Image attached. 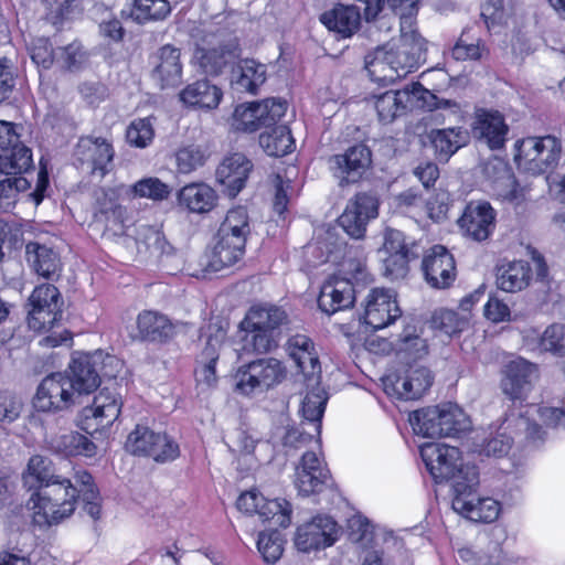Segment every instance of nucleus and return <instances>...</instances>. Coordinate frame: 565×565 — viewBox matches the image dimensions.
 Here are the masks:
<instances>
[{"mask_svg": "<svg viewBox=\"0 0 565 565\" xmlns=\"http://www.w3.org/2000/svg\"><path fill=\"white\" fill-rule=\"evenodd\" d=\"M422 457L436 482H450L454 495L473 490L479 483L476 466L463 465L457 447L426 445L422 449Z\"/></svg>", "mask_w": 565, "mask_h": 565, "instance_id": "1", "label": "nucleus"}, {"mask_svg": "<svg viewBox=\"0 0 565 565\" xmlns=\"http://www.w3.org/2000/svg\"><path fill=\"white\" fill-rule=\"evenodd\" d=\"M77 499L76 486L68 478L60 477L54 482L45 484L41 491L31 494L34 521L40 525L60 523L74 513Z\"/></svg>", "mask_w": 565, "mask_h": 565, "instance_id": "2", "label": "nucleus"}, {"mask_svg": "<svg viewBox=\"0 0 565 565\" xmlns=\"http://www.w3.org/2000/svg\"><path fill=\"white\" fill-rule=\"evenodd\" d=\"M514 161L518 168L533 175L555 168L561 159L562 143L554 136L529 137L515 145Z\"/></svg>", "mask_w": 565, "mask_h": 565, "instance_id": "3", "label": "nucleus"}, {"mask_svg": "<svg viewBox=\"0 0 565 565\" xmlns=\"http://www.w3.org/2000/svg\"><path fill=\"white\" fill-rule=\"evenodd\" d=\"M287 107V102L277 97L239 104L233 111L231 126L234 130L242 132H255L263 127L269 128L285 116Z\"/></svg>", "mask_w": 565, "mask_h": 565, "instance_id": "4", "label": "nucleus"}, {"mask_svg": "<svg viewBox=\"0 0 565 565\" xmlns=\"http://www.w3.org/2000/svg\"><path fill=\"white\" fill-rule=\"evenodd\" d=\"M286 375L287 371L280 361L263 358L238 369L236 387L246 395L262 393L280 384Z\"/></svg>", "mask_w": 565, "mask_h": 565, "instance_id": "5", "label": "nucleus"}, {"mask_svg": "<svg viewBox=\"0 0 565 565\" xmlns=\"http://www.w3.org/2000/svg\"><path fill=\"white\" fill-rule=\"evenodd\" d=\"M433 380V374L426 366L409 364L386 374L382 381L387 395L412 401L420 398L431 386Z\"/></svg>", "mask_w": 565, "mask_h": 565, "instance_id": "6", "label": "nucleus"}, {"mask_svg": "<svg viewBox=\"0 0 565 565\" xmlns=\"http://www.w3.org/2000/svg\"><path fill=\"white\" fill-rule=\"evenodd\" d=\"M28 326L34 331L52 328L62 318L61 294L51 284L36 286L29 297Z\"/></svg>", "mask_w": 565, "mask_h": 565, "instance_id": "7", "label": "nucleus"}, {"mask_svg": "<svg viewBox=\"0 0 565 565\" xmlns=\"http://www.w3.org/2000/svg\"><path fill=\"white\" fill-rule=\"evenodd\" d=\"M76 395L66 373H52L40 383L34 397V407L40 412H63L75 404Z\"/></svg>", "mask_w": 565, "mask_h": 565, "instance_id": "8", "label": "nucleus"}, {"mask_svg": "<svg viewBox=\"0 0 565 565\" xmlns=\"http://www.w3.org/2000/svg\"><path fill=\"white\" fill-rule=\"evenodd\" d=\"M377 215L379 199L372 193L360 192L349 200L338 222L350 237L360 239L365 235L367 223Z\"/></svg>", "mask_w": 565, "mask_h": 565, "instance_id": "9", "label": "nucleus"}, {"mask_svg": "<svg viewBox=\"0 0 565 565\" xmlns=\"http://www.w3.org/2000/svg\"><path fill=\"white\" fill-rule=\"evenodd\" d=\"M122 402L120 396L103 388L86 406L81 415V428L88 434L109 427L120 415Z\"/></svg>", "mask_w": 565, "mask_h": 565, "instance_id": "10", "label": "nucleus"}, {"mask_svg": "<svg viewBox=\"0 0 565 565\" xmlns=\"http://www.w3.org/2000/svg\"><path fill=\"white\" fill-rule=\"evenodd\" d=\"M402 316L394 290L373 288L365 298L363 319L374 330L384 329Z\"/></svg>", "mask_w": 565, "mask_h": 565, "instance_id": "11", "label": "nucleus"}, {"mask_svg": "<svg viewBox=\"0 0 565 565\" xmlns=\"http://www.w3.org/2000/svg\"><path fill=\"white\" fill-rule=\"evenodd\" d=\"M398 79L415 72L425 52V41L415 33L403 34L397 41L384 45Z\"/></svg>", "mask_w": 565, "mask_h": 565, "instance_id": "12", "label": "nucleus"}, {"mask_svg": "<svg viewBox=\"0 0 565 565\" xmlns=\"http://www.w3.org/2000/svg\"><path fill=\"white\" fill-rule=\"evenodd\" d=\"M338 524L328 515H317L297 529L296 547L305 553L326 548L338 539Z\"/></svg>", "mask_w": 565, "mask_h": 565, "instance_id": "13", "label": "nucleus"}, {"mask_svg": "<svg viewBox=\"0 0 565 565\" xmlns=\"http://www.w3.org/2000/svg\"><path fill=\"white\" fill-rule=\"evenodd\" d=\"M422 269L425 280L435 289L450 287L457 277L455 258L443 245H435L427 250L422 262Z\"/></svg>", "mask_w": 565, "mask_h": 565, "instance_id": "14", "label": "nucleus"}, {"mask_svg": "<svg viewBox=\"0 0 565 565\" xmlns=\"http://www.w3.org/2000/svg\"><path fill=\"white\" fill-rule=\"evenodd\" d=\"M458 224L463 235L482 242L489 238L495 227V211L487 201H471L463 210Z\"/></svg>", "mask_w": 565, "mask_h": 565, "instance_id": "15", "label": "nucleus"}, {"mask_svg": "<svg viewBox=\"0 0 565 565\" xmlns=\"http://www.w3.org/2000/svg\"><path fill=\"white\" fill-rule=\"evenodd\" d=\"M330 167L340 185L358 182L372 163L371 150L364 145H354L344 153L335 154L329 160Z\"/></svg>", "mask_w": 565, "mask_h": 565, "instance_id": "16", "label": "nucleus"}, {"mask_svg": "<svg viewBox=\"0 0 565 565\" xmlns=\"http://www.w3.org/2000/svg\"><path fill=\"white\" fill-rule=\"evenodd\" d=\"M428 90L418 82L407 85L401 90H387L375 97V109L382 122H392L405 109L413 105V99H424Z\"/></svg>", "mask_w": 565, "mask_h": 565, "instance_id": "17", "label": "nucleus"}, {"mask_svg": "<svg viewBox=\"0 0 565 565\" xmlns=\"http://www.w3.org/2000/svg\"><path fill=\"white\" fill-rule=\"evenodd\" d=\"M287 351L301 371L306 385L320 384L321 365L312 340L305 334L288 339Z\"/></svg>", "mask_w": 565, "mask_h": 565, "instance_id": "18", "label": "nucleus"}, {"mask_svg": "<svg viewBox=\"0 0 565 565\" xmlns=\"http://www.w3.org/2000/svg\"><path fill=\"white\" fill-rule=\"evenodd\" d=\"M180 50L166 44L158 49L151 57V77L161 89L175 87L182 81V63Z\"/></svg>", "mask_w": 565, "mask_h": 565, "instance_id": "19", "label": "nucleus"}, {"mask_svg": "<svg viewBox=\"0 0 565 565\" xmlns=\"http://www.w3.org/2000/svg\"><path fill=\"white\" fill-rule=\"evenodd\" d=\"M331 481L329 470L316 452L307 451L296 469V487L302 495L321 492Z\"/></svg>", "mask_w": 565, "mask_h": 565, "instance_id": "20", "label": "nucleus"}, {"mask_svg": "<svg viewBox=\"0 0 565 565\" xmlns=\"http://www.w3.org/2000/svg\"><path fill=\"white\" fill-rule=\"evenodd\" d=\"M185 326L183 322L174 323L166 315L152 310H145L137 317V330L140 339L152 343L170 342Z\"/></svg>", "mask_w": 565, "mask_h": 565, "instance_id": "21", "label": "nucleus"}, {"mask_svg": "<svg viewBox=\"0 0 565 565\" xmlns=\"http://www.w3.org/2000/svg\"><path fill=\"white\" fill-rule=\"evenodd\" d=\"M537 377L536 365L518 358L510 361L501 381L504 395L511 399H521L531 390L532 383Z\"/></svg>", "mask_w": 565, "mask_h": 565, "instance_id": "22", "label": "nucleus"}, {"mask_svg": "<svg viewBox=\"0 0 565 565\" xmlns=\"http://www.w3.org/2000/svg\"><path fill=\"white\" fill-rule=\"evenodd\" d=\"M451 507L455 512L473 522L491 523L500 514L501 505L492 498H475L472 490L454 495Z\"/></svg>", "mask_w": 565, "mask_h": 565, "instance_id": "23", "label": "nucleus"}, {"mask_svg": "<svg viewBox=\"0 0 565 565\" xmlns=\"http://www.w3.org/2000/svg\"><path fill=\"white\" fill-rule=\"evenodd\" d=\"M253 169L252 161L243 153L227 156L216 170V180L226 189L228 196H236L245 186Z\"/></svg>", "mask_w": 565, "mask_h": 565, "instance_id": "24", "label": "nucleus"}, {"mask_svg": "<svg viewBox=\"0 0 565 565\" xmlns=\"http://www.w3.org/2000/svg\"><path fill=\"white\" fill-rule=\"evenodd\" d=\"M355 300L354 288L350 280L332 277L326 281L318 297V306L327 315L348 309Z\"/></svg>", "mask_w": 565, "mask_h": 565, "instance_id": "25", "label": "nucleus"}, {"mask_svg": "<svg viewBox=\"0 0 565 565\" xmlns=\"http://www.w3.org/2000/svg\"><path fill=\"white\" fill-rule=\"evenodd\" d=\"M494 276L498 289L514 294L530 286L533 271L529 262L511 260L497 265Z\"/></svg>", "mask_w": 565, "mask_h": 565, "instance_id": "26", "label": "nucleus"}, {"mask_svg": "<svg viewBox=\"0 0 565 565\" xmlns=\"http://www.w3.org/2000/svg\"><path fill=\"white\" fill-rule=\"evenodd\" d=\"M73 383L77 395L89 394L100 384L97 371L96 355L81 353L72 359L68 372H65Z\"/></svg>", "mask_w": 565, "mask_h": 565, "instance_id": "27", "label": "nucleus"}, {"mask_svg": "<svg viewBox=\"0 0 565 565\" xmlns=\"http://www.w3.org/2000/svg\"><path fill=\"white\" fill-rule=\"evenodd\" d=\"M75 154L83 164L90 167L92 172L100 171V175H105L114 158V150L106 139L84 137L79 139Z\"/></svg>", "mask_w": 565, "mask_h": 565, "instance_id": "28", "label": "nucleus"}, {"mask_svg": "<svg viewBox=\"0 0 565 565\" xmlns=\"http://www.w3.org/2000/svg\"><path fill=\"white\" fill-rule=\"evenodd\" d=\"M267 67L254 58H244L232 68L231 86L239 93L257 94L266 82Z\"/></svg>", "mask_w": 565, "mask_h": 565, "instance_id": "29", "label": "nucleus"}, {"mask_svg": "<svg viewBox=\"0 0 565 565\" xmlns=\"http://www.w3.org/2000/svg\"><path fill=\"white\" fill-rule=\"evenodd\" d=\"M124 186L99 188L95 191V216L103 220L107 227L121 228L126 210L119 203V196Z\"/></svg>", "mask_w": 565, "mask_h": 565, "instance_id": "30", "label": "nucleus"}, {"mask_svg": "<svg viewBox=\"0 0 565 565\" xmlns=\"http://www.w3.org/2000/svg\"><path fill=\"white\" fill-rule=\"evenodd\" d=\"M473 134L483 139L491 149H499L505 141L508 126L499 111L480 110L477 114Z\"/></svg>", "mask_w": 565, "mask_h": 565, "instance_id": "31", "label": "nucleus"}, {"mask_svg": "<svg viewBox=\"0 0 565 565\" xmlns=\"http://www.w3.org/2000/svg\"><path fill=\"white\" fill-rule=\"evenodd\" d=\"M246 244L216 234V242L207 255L205 270L217 273L236 264L245 254Z\"/></svg>", "mask_w": 565, "mask_h": 565, "instance_id": "32", "label": "nucleus"}, {"mask_svg": "<svg viewBox=\"0 0 565 565\" xmlns=\"http://www.w3.org/2000/svg\"><path fill=\"white\" fill-rule=\"evenodd\" d=\"M60 477L50 458L35 455L29 459L26 468L22 473V481L24 488L29 491L39 492L45 488V484L54 482Z\"/></svg>", "mask_w": 565, "mask_h": 565, "instance_id": "33", "label": "nucleus"}, {"mask_svg": "<svg viewBox=\"0 0 565 565\" xmlns=\"http://www.w3.org/2000/svg\"><path fill=\"white\" fill-rule=\"evenodd\" d=\"M216 192L205 183H190L178 193L180 206L192 213H207L216 204Z\"/></svg>", "mask_w": 565, "mask_h": 565, "instance_id": "34", "label": "nucleus"}, {"mask_svg": "<svg viewBox=\"0 0 565 565\" xmlns=\"http://www.w3.org/2000/svg\"><path fill=\"white\" fill-rule=\"evenodd\" d=\"M320 21L330 31L339 33L342 38H349L358 31L361 13L354 6L338 4L332 10L322 13Z\"/></svg>", "mask_w": 565, "mask_h": 565, "instance_id": "35", "label": "nucleus"}, {"mask_svg": "<svg viewBox=\"0 0 565 565\" xmlns=\"http://www.w3.org/2000/svg\"><path fill=\"white\" fill-rule=\"evenodd\" d=\"M179 96L180 100L188 106L213 109L218 106L223 93L216 85L202 79L189 84Z\"/></svg>", "mask_w": 565, "mask_h": 565, "instance_id": "36", "label": "nucleus"}, {"mask_svg": "<svg viewBox=\"0 0 565 565\" xmlns=\"http://www.w3.org/2000/svg\"><path fill=\"white\" fill-rule=\"evenodd\" d=\"M28 262L34 271L46 279H53L61 271L58 255L50 247L36 242H30L25 246Z\"/></svg>", "mask_w": 565, "mask_h": 565, "instance_id": "37", "label": "nucleus"}, {"mask_svg": "<svg viewBox=\"0 0 565 565\" xmlns=\"http://www.w3.org/2000/svg\"><path fill=\"white\" fill-rule=\"evenodd\" d=\"M50 448L64 456H85L96 455V445L85 435L77 431H66L51 438Z\"/></svg>", "mask_w": 565, "mask_h": 565, "instance_id": "38", "label": "nucleus"}, {"mask_svg": "<svg viewBox=\"0 0 565 565\" xmlns=\"http://www.w3.org/2000/svg\"><path fill=\"white\" fill-rule=\"evenodd\" d=\"M286 312L275 306L253 307L244 320L241 322L242 328H260L266 332L276 335V330L286 322Z\"/></svg>", "mask_w": 565, "mask_h": 565, "instance_id": "39", "label": "nucleus"}, {"mask_svg": "<svg viewBox=\"0 0 565 565\" xmlns=\"http://www.w3.org/2000/svg\"><path fill=\"white\" fill-rule=\"evenodd\" d=\"M234 44L221 45L213 49H198L196 58L199 64L209 75H218L224 67L237 57Z\"/></svg>", "mask_w": 565, "mask_h": 565, "instance_id": "40", "label": "nucleus"}, {"mask_svg": "<svg viewBox=\"0 0 565 565\" xmlns=\"http://www.w3.org/2000/svg\"><path fill=\"white\" fill-rule=\"evenodd\" d=\"M217 234L231 241L246 244L250 234V223L244 206L231 209L220 225Z\"/></svg>", "mask_w": 565, "mask_h": 565, "instance_id": "41", "label": "nucleus"}, {"mask_svg": "<svg viewBox=\"0 0 565 565\" xmlns=\"http://www.w3.org/2000/svg\"><path fill=\"white\" fill-rule=\"evenodd\" d=\"M429 139L437 159L448 161L465 145L466 135L460 128L435 129L430 131Z\"/></svg>", "mask_w": 565, "mask_h": 565, "instance_id": "42", "label": "nucleus"}, {"mask_svg": "<svg viewBox=\"0 0 565 565\" xmlns=\"http://www.w3.org/2000/svg\"><path fill=\"white\" fill-rule=\"evenodd\" d=\"M259 145L268 156L282 157L294 150L295 140L290 129L286 125H279L260 134Z\"/></svg>", "mask_w": 565, "mask_h": 565, "instance_id": "43", "label": "nucleus"}, {"mask_svg": "<svg viewBox=\"0 0 565 565\" xmlns=\"http://www.w3.org/2000/svg\"><path fill=\"white\" fill-rule=\"evenodd\" d=\"M391 62L384 45L369 53L364 60L365 70L371 79L381 84H392L398 79V74Z\"/></svg>", "mask_w": 565, "mask_h": 565, "instance_id": "44", "label": "nucleus"}, {"mask_svg": "<svg viewBox=\"0 0 565 565\" xmlns=\"http://www.w3.org/2000/svg\"><path fill=\"white\" fill-rule=\"evenodd\" d=\"M33 168L32 151L21 142L0 152V172L22 174Z\"/></svg>", "mask_w": 565, "mask_h": 565, "instance_id": "45", "label": "nucleus"}, {"mask_svg": "<svg viewBox=\"0 0 565 565\" xmlns=\"http://www.w3.org/2000/svg\"><path fill=\"white\" fill-rule=\"evenodd\" d=\"M438 405L417 409L409 415L415 434L426 438H440L443 427Z\"/></svg>", "mask_w": 565, "mask_h": 565, "instance_id": "46", "label": "nucleus"}, {"mask_svg": "<svg viewBox=\"0 0 565 565\" xmlns=\"http://www.w3.org/2000/svg\"><path fill=\"white\" fill-rule=\"evenodd\" d=\"M307 387L311 390L306 394L302 401V417L308 425L313 427V430L317 434H320L321 419L324 413L328 396L327 393L319 386V384L307 385Z\"/></svg>", "mask_w": 565, "mask_h": 565, "instance_id": "47", "label": "nucleus"}, {"mask_svg": "<svg viewBox=\"0 0 565 565\" xmlns=\"http://www.w3.org/2000/svg\"><path fill=\"white\" fill-rule=\"evenodd\" d=\"M242 348L241 350L246 353L263 354L269 352L277 345L276 335L260 328H242Z\"/></svg>", "mask_w": 565, "mask_h": 565, "instance_id": "48", "label": "nucleus"}, {"mask_svg": "<svg viewBox=\"0 0 565 565\" xmlns=\"http://www.w3.org/2000/svg\"><path fill=\"white\" fill-rule=\"evenodd\" d=\"M440 412V423L443 427L441 436L450 437L469 428L470 423L463 411L454 403H444L438 405Z\"/></svg>", "mask_w": 565, "mask_h": 565, "instance_id": "49", "label": "nucleus"}, {"mask_svg": "<svg viewBox=\"0 0 565 565\" xmlns=\"http://www.w3.org/2000/svg\"><path fill=\"white\" fill-rule=\"evenodd\" d=\"M170 12L167 0H134L130 17L138 23L161 20Z\"/></svg>", "mask_w": 565, "mask_h": 565, "instance_id": "50", "label": "nucleus"}, {"mask_svg": "<svg viewBox=\"0 0 565 565\" xmlns=\"http://www.w3.org/2000/svg\"><path fill=\"white\" fill-rule=\"evenodd\" d=\"M433 327L446 333L454 335L462 332L469 324L468 315H459L454 310L440 309L435 311L431 319Z\"/></svg>", "mask_w": 565, "mask_h": 565, "instance_id": "51", "label": "nucleus"}, {"mask_svg": "<svg viewBox=\"0 0 565 565\" xmlns=\"http://www.w3.org/2000/svg\"><path fill=\"white\" fill-rule=\"evenodd\" d=\"M156 435L149 427L137 425L128 435L125 447L132 455L148 457Z\"/></svg>", "mask_w": 565, "mask_h": 565, "instance_id": "52", "label": "nucleus"}, {"mask_svg": "<svg viewBox=\"0 0 565 565\" xmlns=\"http://www.w3.org/2000/svg\"><path fill=\"white\" fill-rule=\"evenodd\" d=\"M487 54L488 49L481 40L469 41L465 33L461 34L451 50V55L457 61H479Z\"/></svg>", "mask_w": 565, "mask_h": 565, "instance_id": "53", "label": "nucleus"}, {"mask_svg": "<svg viewBox=\"0 0 565 565\" xmlns=\"http://www.w3.org/2000/svg\"><path fill=\"white\" fill-rule=\"evenodd\" d=\"M180 456L179 445L167 434L157 433L148 457L154 461L164 463L173 461Z\"/></svg>", "mask_w": 565, "mask_h": 565, "instance_id": "54", "label": "nucleus"}, {"mask_svg": "<svg viewBox=\"0 0 565 565\" xmlns=\"http://www.w3.org/2000/svg\"><path fill=\"white\" fill-rule=\"evenodd\" d=\"M284 541L278 531L263 532L257 540V548L267 563H276L284 551Z\"/></svg>", "mask_w": 565, "mask_h": 565, "instance_id": "55", "label": "nucleus"}, {"mask_svg": "<svg viewBox=\"0 0 565 565\" xmlns=\"http://www.w3.org/2000/svg\"><path fill=\"white\" fill-rule=\"evenodd\" d=\"M256 514L264 521L279 515V525L287 527L290 524L291 505L286 500H266L264 498Z\"/></svg>", "mask_w": 565, "mask_h": 565, "instance_id": "56", "label": "nucleus"}, {"mask_svg": "<svg viewBox=\"0 0 565 565\" xmlns=\"http://www.w3.org/2000/svg\"><path fill=\"white\" fill-rule=\"evenodd\" d=\"M30 188L24 177L6 178L0 181V209L8 210L14 205L18 194Z\"/></svg>", "mask_w": 565, "mask_h": 565, "instance_id": "57", "label": "nucleus"}, {"mask_svg": "<svg viewBox=\"0 0 565 565\" xmlns=\"http://www.w3.org/2000/svg\"><path fill=\"white\" fill-rule=\"evenodd\" d=\"M87 56L79 43L73 42L56 52V63L68 71L79 70L86 62Z\"/></svg>", "mask_w": 565, "mask_h": 565, "instance_id": "58", "label": "nucleus"}, {"mask_svg": "<svg viewBox=\"0 0 565 565\" xmlns=\"http://www.w3.org/2000/svg\"><path fill=\"white\" fill-rule=\"evenodd\" d=\"M417 257V254H386L383 258V274L391 280L406 277L408 263Z\"/></svg>", "mask_w": 565, "mask_h": 565, "instance_id": "59", "label": "nucleus"}, {"mask_svg": "<svg viewBox=\"0 0 565 565\" xmlns=\"http://www.w3.org/2000/svg\"><path fill=\"white\" fill-rule=\"evenodd\" d=\"M177 166L181 173H190L203 166L205 161L204 151L200 146H186L181 148L177 154Z\"/></svg>", "mask_w": 565, "mask_h": 565, "instance_id": "60", "label": "nucleus"}, {"mask_svg": "<svg viewBox=\"0 0 565 565\" xmlns=\"http://www.w3.org/2000/svg\"><path fill=\"white\" fill-rule=\"evenodd\" d=\"M22 399L10 391H0V424L15 422L23 411Z\"/></svg>", "mask_w": 565, "mask_h": 565, "instance_id": "61", "label": "nucleus"}, {"mask_svg": "<svg viewBox=\"0 0 565 565\" xmlns=\"http://www.w3.org/2000/svg\"><path fill=\"white\" fill-rule=\"evenodd\" d=\"M131 190L140 198L152 200H163L168 198L170 193L169 186L158 178H145L136 182Z\"/></svg>", "mask_w": 565, "mask_h": 565, "instance_id": "62", "label": "nucleus"}, {"mask_svg": "<svg viewBox=\"0 0 565 565\" xmlns=\"http://www.w3.org/2000/svg\"><path fill=\"white\" fill-rule=\"evenodd\" d=\"M126 137L129 143L145 148L153 138L152 124L148 118L135 120L128 127Z\"/></svg>", "mask_w": 565, "mask_h": 565, "instance_id": "63", "label": "nucleus"}, {"mask_svg": "<svg viewBox=\"0 0 565 565\" xmlns=\"http://www.w3.org/2000/svg\"><path fill=\"white\" fill-rule=\"evenodd\" d=\"M541 348L562 355L565 352V327L557 323L547 327L541 338Z\"/></svg>", "mask_w": 565, "mask_h": 565, "instance_id": "64", "label": "nucleus"}]
</instances>
